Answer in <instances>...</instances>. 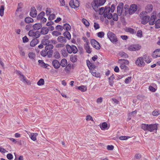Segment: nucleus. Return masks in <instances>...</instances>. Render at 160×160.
Wrapping results in <instances>:
<instances>
[{"label": "nucleus", "mask_w": 160, "mask_h": 160, "mask_svg": "<svg viewBox=\"0 0 160 160\" xmlns=\"http://www.w3.org/2000/svg\"><path fill=\"white\" fill-rule=\"evenodd\" d=\"M30 16L32 18H36L37 16V11L34 7H32L30 12Z\"/></svg>", "instance_id": "f8f14e48"}, {"label": "nucleus", "mask_w": 160, "mask_h": 160, "mask_svg": "<svg viewBox=\"0 0 160 160\" xmlns=\"http://www.w3.org/2000/svg\"><path fill=\"white\" fill-rule=\"evenodd\" d=\"M114 78V76L113 74H112L110 77L108 79L109 84L111 86H112L113 85L114 83L113 80Z\"/></svg>", "instance_id": "b1692460"}, {"label": "nucleus", "mask_w": 160, "mask_h": 160, "mask_svg": "<svg viewBox=\"0 0 160 160\" xmlns=\"http://www.w3.org/2000/svg\"><path fill=\"white\" fill-rule=\"evenodd\" d=\"M50 35H48L45 36L44 38L42 40L41 42L44 45H46L50 43L49 39L50 38Z\"/></svg>", "instance_id": "9d476101"}, {"label": "nucleus", "mask_w": 160, "mask_h": 160, "mask_svg": "<svg viewBox=\"0 0 160 160\" xmlns=\"http://www.w3.org/2000/svg\"><path fill=\"white\" fill-rule=\"evenodd\" d=\"M119 63H122L125 65H128L129 64V62L127 60L124 59H119Z\"/></svg>", "instance_id": "c85d7f7f"}, {"label": "nucleus", "mask_w": 160, "mask_h": 160, "mask_svg": "<svg viewBox=\"0 0 160 160\" xmlns=\"http://www.w3.org/2000/svg\"><path fill=\"white\" fill-rule=\"evenodd\" d=\"M99 13L100 15H102L104 12V8L103 7L101 8L98 10Z\"/></svg>", "instance_id": "5fc2aeb1"}, {"label": "nucleus", "mask_w": 160, "mask_h": 160, "mask_svg": "<svg viewBox=\"0 0 160 160\" xmlns=\"http://www.w3.org/2000/svg\"><path fill=\"white\" fill-rule=\"evenodd\" d=\"M92 75L93 76L97 78H100V75L99 73L92 71L91 72Z\"/></svg>", "instance_id": "c03bdc74"}, {"label": "nucleus", "mask_w": 160, "mask_h": 160, "mask_svg": "<svg viewBox=\"0 0 160 160\" xmlns=\"http://www.w3.org/2000/svg\"><path fill=\"white\" fill-rule=\"evenodd\" d=\"M48 32V28L47 27H43L41 28L40 33L42 35H45L47 34Z\"/></svg>", "instance_id": "a211bd4d"}, {"label": "nucleus", "mask_w": 160, "mask_h": 160, "mask_svg": "<svg viewBox=\"0 0 160 160\" xmlns=\"http://www.w3.org/2000/svg\"><path fill=\"white\" fill-rule=\"evenodd\" d=\"M38 134L37 133H33L31 134V138L32 140L35 141L36 140V137Z\"/></svg>", "instance_id": "72a5a7b5"}, {"label": "nucleus", "mask_w": 160, "mask_h": 160, "mask_svg": "<svg viewBox=\"0 0 160 160\" xmlns=\"http://www.w3.org/2000/svg\"><path fill=\"white\" fill-rule=\"evenodd\" d=\"M152 5H148L147 6L146 10L148 12H151L152 10Z\"/></svg>", "instance_id": "a18cd8bd"}, {"label": "nucleus", "mask_w": 160, "mask_h": 160, "mask_svg": "<svg viewBox=\"0 0 160 160\" xmlns=\"http://www.w3.org/2000/svg\"><path fill=\"white\" fill-rule=\"evenodd\" d=\"M66 48L69 53H76L78 52V49L74 45L71 46L69 44H67L66 45Z\"/></svg>", "instance_id": "7ed1b4c3"}, {"label": "nucleus", "mask_w": 160, "mask_h": 160, "mask_svg": "<svg viewBox=\"0 0 160 160\" xmlns=\"http://www.w3.org/2000/svg\"><path fill=\"white\" fill-rule=\"evenodd\" d=\"M17 74L19 75L21 81L25 82H27L28 80L22 74V72L20 71L17 72Z\"/></svg>", "instance_id": "2eb2a0df"}, {"label": "nucleus", "mask_w": 160, "mask_h": 160, "mask_svg": "<svg viewBox=\"0 0 160 160\" xmlns=\"http://www.w3.org/2000/svg\"><path fill=\"white\" fill-rule=\"evenodd\" d=\"M33 20L30 17H27L25 18V22L27 23H29L33 22Z\"/></svg>", "instance_id": "c756f323"}, {"label": "nucleus", "mask_w": 160, "mask_h": 160, "mask_svg": "<svg viewBox=\"0 0 160 160\" xmlns=\"http://www.w3.org/2000/svg\"><path fill=\"white\" fill-rule=\"evenodd\" d=\"M136 64L140 67L143 66L145 65V63L143 61V58L142 57L138 58L135 62Z\"/></svg>", "instance_id": "1a4fd4ad"}, {"label": "nucleus", "mask_w": 160, "mask_h": 160, "mask_svg": "<svg viewBox=\"0 0 160 160\" xmlns=\"http://www.w3.org/2000/svg\"><path fill=\"white\" fill-rule=\"evenodd\" d=\"M131 77H128L125 80V82L126 84H128L131 81Z\"/></svg>", "instance_id": "8fccbe9b"}, {"label": "nucleus", "mask_w": 160, "mask_h": 160, "mask_svg": "<svg viewBox=\"0 0 160 160\" xmlns=\"http://www.w3.org/2000/svg\"><path fill=\"white\" fill-rule=\"evenodd\" d=\"M33 36L36 38H37L40 36L39 32L38 31H37L34 32V35Z\"/></svg>", "instance_id": "bf43d9fd"}, {"label": "nucleus", "mask_w": 160, "mask_h": 160, "mask_svg": "<svg viewBox=\"0 0 160 160\" xmlns=\"http://www.w3.org/2000/svg\"><path fill=\"white\" fill-rule=\"evenodd\" d=\"M107 36L110 41L113 43L118 41L116 36L112 32H108L107 33Z\"/></svg>", "instance_id": "20e7f679"}, {"label": "nucleus", "mask_w": 160, "mask_h": 160, "mask_svg": "<svg viewBox=\"0 0 160 160\" xmlns=\"http://www.w3.org/2000/svg\"><path fill=\"white\" fill-rule=\"evenodd\" d=\"M110 10L111 8L110 7H106L104 9V12L105 13H109Z\"/></svg>", "instance_id": "de8ad7c7"}, {"label": "nucleus", "mask_w": 160, "mask_h": 160, "mask_svg": "<svg viewBox=\"0 0 160 160\" xmlns=\"http://www.w3.org/2000/svg\"><path fill=\"white\" fill-rule=\"evenodd\" d=\"M4 10V6H1L0 8V15L1 16H2L3 15Z\"/></svg>", "instance_id": "a19ab883"}, {"label": "nucleus", "mask_w": 160, "mask_h": 160, "mask_svg": "<svg viewBox=\"0 0 160 160\" xmlns=\"http://www.w3.org/2000/svg\"><path fill=\"white\" fill-rule=\"evenodd\" d=\"M69 5L72 8H76L79 6V3L78 0H71Z\"/></svg>", "instance_id": "6e6552de"}, {"label": "nucleus", "mask_w": 160, "mask_h": 160, "mask_svg": "<svg viewBox=\"0 0 160 160\" xmlns=\"http://www.w3.org/2000/svg\"><path fill=\"white\" fill-rule=\"evenodd\" d=\"M82 22L86 27H88L89 26V23L86 19L84 18L82 19Z\"/></svg>", "instance_id": "37998d69"}, {"label": "nucleus", "mask_w": 160, "mask_h": 160, "mask_svg": "<svg viewBox=\"0 0 160 160\" xmlns=\"http://www.w3.org/2000/svg\"><path fill=\"white\" fill-rule=\"evenodd\" d=\"M67 64V60L65 59H62L60 63V66L61 65L62 67H64L66 66Z\"/></svg>", "instance_id": "cd10ccee"}, {"label": "nucleus", "mask_w": 160, "mask_h": 160, "mask_svg": "<svg viewBox=\"0 0 160 160\" xmlns=\"http://www.w3.org/2000/svg\"><path fill=\"white\" fill-rule=\"evenodd\" d=\"M119 55L122 58H127L128 57V55L127 54L124 52H121L119 53Z\"/></svg>", "instance_id": "e433bc0d"}, {"label": "nucleus", "mask_w": 160, "mask_h": 160, "mask_svg": "<svg viewBox=\"0 0 160 160\" xmlns=\"http://www.w3.org/2000/svg\"><path fill=\"white\" fill-rule=\"evenodd\" d=\"M123 7V4L122 2H120L118 5L117 9V12L119 15H120L121 14Z\"/></svg>", "instance_id": "ddd939ff"}, {"label": "nucleus", "mask_w": 160, "mask_h": 160, "mask_svg": "<svg viewBox=\"0 0 160 160\" xmlns=\"http://www.w3.org/2000/svg\"><path fill=\"white\" fill-rule=\"evenodd\" d=\"M149 89L150 91L154 92L156 91L157 88H155L151 86H150L149 87Z\"/></svg>", "instance_id": "680f3d73"}, {"label": "nucleus", "mask_w": 160, "mask_h": 160, "mask_svg": "<svg viewBox=\"0 0 160 160\" xmlns=\"http://www.w3.org/2000/svg\"><path fill=\"white\" fill-rule=\"evenodd\" d=\"M112 19L114 21H117L118 20V16L117 14L114 13L112 15Z\"/></svg>", "instance_id": "09e8293b"}, {"label": "nucleus", "mask_w": 160, "mask_h": 160, "mask_svg": "<svg viewBox=\"0 0 160 160\" xmlns=\"http://www.w3.org/2000/svg\"><path fill=\"white\" fill-rule=\"evenodd\" d=\"M52 65L55 69H58L60 67V62L58 60L56 59L53 60Z\"/></svg>", "instance_id": "f3484780"}, {"label": "nucleus", "mask_w": 160, "mask_h": 160, "mask_svg": "<svg viewBox=\"0 0 160 160\" xmlns=\"http://www.w3.org/2000/svg\"><path fill=\"white\" fill-rule=\"evenodd\" d=\"M152 56L154 58L160 57V49H158L154 51L152 54Z\"/></svg>", "instance_id": "dca6fc26"}, {"label": "nucleus", "mask_w": 160, "mask_h": 160, "mask_svg": "<svg viewBox=\"0 0 160 160\" xmlns=\"http://www.w3.org/2000/svg\"><path fill=\"white\" fill-rule=\"evenodd\" d=\"M155 27L156 28H160V19H158L155 22Z\"/></svg>", "instance_id": "4c0bfd02"}, {"label": "nucleus", "mask_w": 160, "mask_h": 160, "mask_svg": "<svg viewBox=\"0 0 160 160\" xmlns=\"http://www.w3.org/2000/svg\"><path fill=\"white\" fill-rule=\"evenodd\" d=\"M57 40L58 42L62 43H65L67 41L65 37L61 36H59Z\"/></svg>", "instance_id": "6ab92c4d"}, {"label": "nucleus", "mask_w": 160, "mask_h": 160, "mask_svg": "<svg viewBox=\"0 0 160 160\" xmlns=\"http://www.w3.org/2000/svg\"><path fill=\"white\" fill-rule=\"evenodd\" d=\"M33 28L35 30H39L41 28L42 24L40 23H37L34 24L32 26Z\"/></svg>", "instance_id": "4be33fe9"}, {"label": "nucleus", "mask_w": 160, "mask_h": 160, "mask_svg": "<svg viewBox=\"0 0 160 160\" xmlns=\"http://www.w3.org/2000/svg\"><path fill=\"white\" fill-rule=\"evenodd\" d=\"M156 19V16L155 15L151 16V18L149 20V24L150 25H152L155 23V21Z\"/></svg>", "instance_id": "4468645a"}, {"label": "nucleus", "mask_w": 160, "mask_h": 160, "mask_svg": "<svg viewBox=\"0 0 160 160\" xmlns=\"http://www.w3.org/2000/svg\"><path fill=\"white\" fill-rule=\"evenodd\" d=\"M140 17L141 19V23L143 24H145L149 22L150 18L149 16L145 15L143 14V12H142L140 14Z\"/></svg>", "instance_id": "39448f33"}, {"label": "nucleus", "mask_w": 160, "mask_h": 160, "mask_svg": "<svg viewBox=\"0 0 160 160\" xmlns=\"http://www.w3.org/2000/svg\"><path fill=\"white\" fill-rule=\"evenodd\" d=\"M130 137L128 136H122L119 138V139L121 140H126Z\"/></svg>", "instance_id": "4d7b16f0"}, {"label": "nucleus", "mask_w": 160, "mask_h": 160, "mask_svg": "<svg viewBox=\"0 0 160 160\" xmlns=\"http://www.w3.org/2000/svg\"><path fill=\"white\" fill-rule=\"evenodd\" d=\"M55 18V15L54 14H52L50 15V16L48 18V19L50 21H51V20L54 19Z\"/></svg>", "instance_id": "864d4df0"}, {"label": "nucleus", "mask_w": 160, "mask_h": 160, "mask_svg": "<svg viewBox=\"0 0 160 160\" xmlns=\"http://www.w3.org/2000/svg\"><path fill=\"white\" fill-rule=\"evenodd\" d=\"M41 55L43 57H45L47 55V51H42L41 52Z\"/></svg>", "instance_id": "338daca9"}, {"label": "nucleus", "mask_w": 160, "mask_h": 160, "mask_svg": "<svg viewBox=\"0 0 160 160\" xmlns=\"http://www.w3.org/2000/svg\"><path fill=\"white\" fill-rule=\"evenodd\" d=\"M89 44H85L84 46L86 52L89 54L91 52L92 50L90 48Z\"/></svg>", "instance_id": "412c9836"}, {"label": "nucleus", "mask_w": 160, "mask_h": 160, "mask_svg": "<svg viewBox=\"0 0 160 160\" xmlns=\"http://www.w3.org/2000/svg\"><path fill=\"white\" fill-rule=\"evenodd\" d=\"M53 48V46L52 44H48L46 45L45 49L47 51L48 50L52 49Z\"/></svg>", "instance_id": "58836bf2"}, {"label": "nucleus", "mask_w": 160, "mask_h": 160, "mask_svg": "<svg viewBox=\"0 0 160 160\" xmlns=\"http://www.w3.org/2000/svg\"><path fill=\"white\" fill-rule=\"evenodd\" d=\"M97 35L98 37L102 38L104 36V33L103 32H99L97 33Z\"/></svg>", "instance_id": "3c124183"}, {"label": "nucleus", "mask_w": 160, "mask_h": 160, "mask_svg": "<svg viewBox=\"0 0 160 160\" xmlns=\"http://www.w3.org/2000/svg\"><path fill=\"white\" fill-rule=\"evenodd\" d=\"M159 114V113L158 111L157 110H155L152 112V114L154 116H157Z\"/></svg>", "instance_id": "e2e57ef3"}, {"label": "nucleus", "mask_w": 160, "mask_h": 160, "mask_svg": "<svg viewBox=\"0 0 160 160\" xmlns=\"http://www.w3.org/2000/svg\"><path fill=\"white\" fill-rule=\"evenodd\" d=\"M157 125L158 124H148L143 123L141 124V128L144 131H148L152 132L154 130H157Z\"/></svg>", "instance_id": "f257e3e1"}, {"label": "nucleus", "mask_w": 160, "mask_h": 160, "mask_svg": "<svg viewBox=\"0 0 160 160\" xmlns=\"http://www.w3.org/2000/svg\"><path fill=\"white\" fill-rule=\"evenodd\" d=\"M28 57L32 60V61H34L35 60L36 55L35 53L32 52H29L28 54Z\"/></svg>", "instance_id": "a878e982"}, {"label": "nucleus", "mask_w": 160, "mask_h": 160, "mask_svg": "<svg viewBox=\"0 0 160 160\" xmlns=\"http://www.w3.org/2000/svg\"><path fill=\"white\" fill-rule=\"evenodd\" d=\"M53 57L56 59H58L60 57V55L58 52L56 51L54 53Z\"/></svg>", "instance_id": "ea45409f"}, {"label": "nucleus", "mask_w": 160, "mask_h": 160, "mask_svg": "<svg viewBox=\"0 0 160 160\" xmlns=\"http://www.w3.org/2000/svg\"><path fill=\"white\" fill-rule=\"evenodd\" d=\"M70 61L73 62H76L77 61V57L75 55H71L70 58Z\"/></svg>", "instance_id": "7c9ffc66"}, {"label": "nucleus", "mask_w": 160, "mask_h": 160, "mask_svg": "<svg viewBox=\"0 0 160 160\" xmlns=\"http://www.w3.org/2000/svg\"><path fill=\"white\" fill-rule=\"evenodd\" d=\"M128 32L131 34H134L136 33V31L134 29L131 28L128 29Z\"/></svg>", "instance_id": "603ef678"}, {"label": "nucleus", "mask_w": 160, "mask_h": 160, "mask_svg": "<svg viewBox=\"0 0 160 160\" xmlns=\"http://www.w3.org/2000/svg\"><path fill=\"white\" fill-rule=\"evenodd\" d=\"M39 65L42 67L44 68H47L48 66V65L47 64L45 63L43 60H39L38 61Z\"/></svg>", "instance_id": "5701e85b"}, {"label": "nucleus", "mask_w": 160, "mask_h": 160, "mask_svg": "<svg viewBox=\"0 0 160 160\" xmlns=\"http://www.w3.org/2000/svg\"><path fill=\"white\" fill-rule=\"evenodd\" d=\"M38 42V40L37 38L33 39L31 42L30 45L32 47H34Z\"/></svg>", "instance_id": "aec40b11"}, {"label": "nucleus", "mask_w": 160, "mask_h": 160, "mask_svg": "<svg viewBox=\"0 0 160 160\" xmlns=\"http://www.w3.org/2000/svg\"><path fill=\"white\" fill-rule=\"evenodd\" d=\"M63 29L66 30L67 31L70 30L71 26L68 24H65L62 27Z\"/></svg>", "instance_id": "2f4dec72"}, {"label": "nucleus", "mask_w": 160, "mask_h": 160, "mask_svg": "<svg viewBox=\"0 0 160 160\" xmlns=\"http://www.w3.org/2000/svg\"><path fill=\"white\" fill-rule=\"evenodd\" d=\"M120 64V68L122 69H124V70H126L128 68V67L125 65L123 64L122 63Z\"/></svg>", "instance_id": "13d9d810"}, {"label": "nucleus", "mask_w": 160, "mask_h": 160, "mask_svg": "<svg viewBox=\"0 0 160 160\" xmlns=\"http://www.w3.org/2000/svg\"><path fill=\"white\" fill-rule=\"evenodd\" d=\"M94 27L95 30H97L99 29L100 27L98 23L95 22L94 24Z\"/></svg>", "instance_id": "052dcab7"}, {"label": "nucleus", "mask_w": 160, "mask_h": 160, "mask_svg": "<svg viewBox=\"0 0 160 160\" xmlns=\"http://www.w3.org/2000/svg\"><path fill=\"white\" fill-rule=\"evenodd\" d=\"M90 43L92 46L97 50L100 48L101 46L99 43L94 39L91 40Z\"/></svg>", "instance_id": "0eeeda50"}, {"label": "nucleus", "mask_w": 160, "mask_h": 160, "mask_svg": "<svg viewBox=\"0 0 160 160\" xmlns=\"http://www.w3.org/2000/svg\"><path fill=\"white\" fill-rule=\"evenodd\" d=\"M108 127V125L107 123L105 122H103L102 123V125H100V127L102 130H104L106 129Z\"/></svg>", "instance_id": "f704fd0d"}, {"label": "nucleus", "mask_w": 160, "mask_h": 160, "mask_svg": "<svg viewBox=\"0 0 160 160\" xmlns=\"http://www.w3.org/2000/svg\"><path fill=\"white\" fill-rule=\"evenodd\" d=\"M78 88L79 90H81L82 92H85L87 90L86 87L83 85L78 87Z\"/></svg>", "instance_id": "c9c22d12"}, {"label": "nucleus", "mask_w": 160, "mask_h": 160, "mask_svg": "<svg viewBox=\"0 0 160 160\" xmlns=\"http://www.w3.org/2000/svg\"><path fill=\"white\" fill-rule=\"evenodd\" d=\"M143 58H144L145 61L147 63H149L152 61V59L147 55H144Z\"/></svg>", "instance_id": "393cba45"}, {"label": "nucleus", "mask_w": 160, "mask_h": 160, "mask_svg": "<svg viewBox=\"0 0 160 160\" xmlns=\"http://www.w3.org/2000/svg\"><path fill=\"white\" fill-rule=\"evenodd\" d=\"M137 9V6L134 4L132 5L129 9V13L130 14H132L134 13Z\"/></svg>", "instance_id": "9b49d317"}, {"label": "nucleus", "mask_w": 160, "mask_h": 160, "mask_svg": "<svg viewBox=\"0 0 160 160\" xmlns=\"http://www.w3.org/2000/svg\"><path fill=\"white\" fill-rule=\"evenodd\" d=\"M45 13L44 12H41L38 16L37 19L38 20H40L44 16Z\"/></svg>", "instance_id": "473e14b6"}, {"label": "nucleus", "mask_w": 160, "mask_h": 160, "mask_svg": "<svg viewBox=\"0 0 160 160\" xmlns=\"http://www.w3.org/2000/svg\"><path fill=\"white\" fill-rule=\"evenodd\" d=\"M53 52L52 50H49L48 51H47V55L48 57H51L52 55Z\"/></svg>", "instance_id": "49530a36"}, {"label": "nucleus", "mask_w": 160, "mask_h": 160, "mask_svg": "<svg viewBox=\"0 0 160 160\" xmlns=\"http://www.w3.org/2000/svg\"><path fill=\"white\" fill-rule=\"evenodd\" d=\"M52 34L53 35L55 36H58V35H61V33L57 31H54L52 32Z\"/></svg>", "instance_id": "69168bd1"}, {"label": "nucleus", "mask_w": 160, "mask_h": 160, "mask_svg": "<svg viewBox=\"0 0 160 160\" xmlns=\"http://www.w3.org/2000/svg\"><path fill=\"white\" fill-rule=\"evenodd\" d=\"M62 54L64 57H66L67 56L68 54L67 52V51L65 49H63L62 50Z\"/></svg>", "instance_id": "6e6d98bb"}, {"label": "nucleus", "mask_w": 160, "mask_h": 160, "mask_svg": "<svg viewBox=\"0 0 160 160\" xmlns=\"http://www.w3.org/2000/svg\"><path fill=\"white\" fill-rule=\"evenodd\" d=\"M56 30L59 31H61L63 29L62 27L60 25H57L56 27Z\"/></svg>", "instance_id": "0e129e2a"}, {"label": "nucleus", "mask_w": 160, "mask_h": 160, "mask_svg": "<svg viewBox=\"0 0 160 160\" xmlns=\"http://www.w3.org/2000/svg\"><path fill=\"white\" fill-rule=\"evenodd\" d=\"M37 84L38 86H41L43 85L44 84V81L43 79H40L37 82Z\"/></svg>", "instance_id": "79ce46f5"}, {"label": "nucleus", "mask_w": 160, "mask_h": 160, "mask_svg": "<svg viewBox=\"0 0 160 160\" xmlns=\"http://www.w3.org/2000/svg\"><path fill=\"white\" fill-rule=\"evenodd\" d=\"M141 48V47L139 44H135L130 46L128 48V49L130 51H135L140 50Z\"/></svg>", "instance_id": "423d86ee"}, {"label": "nucleus", "mask_w": 160, "mask_h": 160, "mask_svg": "<svg viewBox=\"0 0 160 160\" xmlns=\"http://www.w3.org/2000/svg\"><path fill=\"white\" fill-rule=\"evenodd\" d=\"M64 37L66 38L68 40H70L71 38V36L70 32L68 31L64 32L63 33Z\"/></svg>", "instance_id": "bb28decb"}, {"label": "nucleus", "mask_w": 160, "mask_h": 160, "mask_svg": "<svg viewBox=\"0 0 160 160\" xmlns=\"http://www.w3.org/2000/svg\"><path fill=\"white\" fill-rule=\"evenodd\" d=\"M137 112L136 110L132 112L131 113H130L129 114V116H131L132 117H134L136 115Z\"/></svg>", "instance_id": "774afa93"}, {"label": "nucleus", "mask_w": 160, "mask_h": 160, "mask_svg": "<svg viewBox=\"0 0 160 160\" xmlns=\"http://www.w3.org/2000/svg\"><path fill=\"white\" fill-rule=\"evenodd\" d=\"M106 1V0H93L92 2V7L93 9L97 12L98 10V7L103 5Z\"/></svg>", "instance_id": "f03ea898"}]
</instances>
